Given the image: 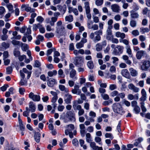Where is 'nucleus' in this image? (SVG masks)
Segmentation results:
<instances>
[{"label": "nucleus", "instance_id": "nucleus-1", "mask_svg": "<svg viewBox=\"0 0 150 150\" xmlns=\"http://www.w3.org/2000/svg\"><path fill=\"white\" fill-rule=\"evenodd\" d=\"M112 107V109L115 113L122 115L125 112V111L123 110V107L119 103H113Z\"/></svg>", "mask_w": 150, "mask_h": 150}, {"label": "nucleus", "instance_id": "nucleus-2", "mask_svg": "<svg viewBox=\"0 0 150 150\" xmlns=\"http://www.w3.org/2000/svg\"><path fill=\"white\" fill-rule=\"evenodd\" d=\"M74 64L77 67H83V58L81 56H77L75 57Z\"/></svg>", "mask_w": 150, "mask_h": 150}, {"label": "nucleus", "instance_id": "nucleus-3", "mask_svg": "<svg viewBox=\"0 0 150 150\" xmlns=\"http://www.w3.org/2000/svg\"><path fill=\"white\" fill-rule=\"evenodd\" d=\"M123 48L122 46L117 45L116 47L114 48L112 53L115 55H120L122 53Z\"/></svg>", "mask_w": 150, "mask_h": 150}, {"label": "nucleus", "instance_id": "nucleus-4", "mask_svg": "<svg viewBox=\"0 0 150 150\" xmlns=\"http://www.w3.org/2000/svg\"><path fill=\"white\" fill-rule=\"evenodd\" d=\"M29 97L35 102L39 101L40 100V96L39 95H35L32 92H30L29 94Z\"/></svg>", "mask_w": 150, "mask_h": 150}, {"label": "nucleus", "instance_id": "nucleus-5", "mask_svg": "<svg viewBox=\"0 0 150 150\" xmlns=\"http://www.w3.org/2000/svg\"><path fill=\"white\" fill-rule=\"evenodd\" d=\"M150 66V62L148 60L144 61L142 62L141 69L142 70L146 71Z\"/></svg>", "mask_w": 150, "mask_h": 150}, {"label": "nucleus", "instance_id": "nucleus-6", "mask_svg": "<svg viewBox=\"0 0 150 150\" xmlns=\"http://www.w3.org/2000/svg\"><path fill=\"white\" fill-rule=\"evenodd\" d=\"M67 117L71 121L74 122L76 120L75 114L71 111H69L67 113Z\"/></svg>", "mask_w": 150, "mask_h": 150}, {"label": "nucleus", "instance_id": "nucleus-7", "mask_svg": "<svg viewBox=\"0 0 150 150\" xmlns=\"http://www.w3.org/2000/svg\"><path fill=\"white\" fill-rule=\"evenodd\" d=\"M57 33L60 36H63L64 35V27L61 26L60 27H56Z\"/></svg>", "mask_w": 150, "mask_h": 150}, {"label": "nucleus", "instance_id": "nucleus-8", "mask_svg": "<svg viewBox=\"0 0 150 150\" xmlns=\"http://www.w3.org/2000/svg\"><path fill=\"white\" fill-rule=\"evenodd\" d=\"M47 84L49 87H53L55 84H57L56 80L53 78H51L47 80Z\"/></svg>", "mask_w": 150, "mask_h": 150}, {"label": "nucleus", "instance_id": "nucleus-9", "mask_svg": "<svg viewBox=\"0 0 150 150\" xmlns=\"http://www.w3.org/2000/svg\"><path fill=\"white\" fill-rule=\"evenodd\" d=\"M121 73L123 76L127 79H130L131 77L127 69H122L121 71Z\"/></svg>", "mask_w": 150, "mask_h": 150}, {"label": "nucleus", "instance_id": "nucleus-10", "mask_svg": "<svg viewBox=\"0 0 150 150\" xmlns=\"http://www.w3.org/2000/svg\"><path fill=\"white\" fill-rule=\"evenodd\" d=\"M65 96L64 101L67 104L71 103V100L72 99V96L71 95L67 94H65Z\"/></svg>", "mask_w": 150, "mask_h": 150}, {"label": "nucleus", "instance_id": "nucleus-11", "mask_svg": "<svg viewBox=\"0 0 150 150\" xmlns=\"http://www.w3.org/2000/svg\"><path fill=\"white\" fill-rule=\"evenodd\" d=\"M29 104L30 111L31 112H34L36 110V106L35 103L32 101H30Z\"/></svg>", "mask_w": 150, "mask_h": 150}, {"label": "nucleus", "instance_id": "nucleus-12", "mask_svg": "<svg viewBox=\"0 0 150 150\" xmlns=\"http://www.w3.org/2000/svg\"><path fill=\"white\" fill-rule=\"evenodd\" d=\"M57 7L58 10L63 14H64L66 12L67 9V6L66 5L64 4L62 6L61 5H58Z\"/></svg>", "mask_w": 150, "mask_h": 150}, {"label": "nucleus", "instance_id": "nucleus-13", "mask_svg": "<svg viewBox=\"0 0 150 150\" xmlns=\"http://www.w3.org/2000/svg\"><path fill=\"white\" fill-rule=\"evenodd\" d=\"M128 88L133 90V91L135 93L139 92V89L138 88L135 87L132 83H130L128 85Z\"/></svg>", "mask_w": 150, "mask_h": 150}, {"label": "nucleus", "instance_id": "nucleus-14", "mask_svg": "<svg viewBox=\"0 0 150 150\" xmlns=\"http://www.w3.org/2000/svg\"><path fill=\"white\" fill-rule=\"evenodd\" d=\"M141 93L142 96L139 99V100L140 101H143V102H144L146 100V92L144 89H142Z\"/></svg>", "mask_w": 150, "mask_h": 150}, {"label": "nucleus", "instance_id": "nucleus-15", "mask_svg": "<svg viewBox=\"0 0 150 150\" xmlns=\"http://www.w3.org/2000/svg\"><path fill=\"white\" fill-rule=\"evenodd\" d=\"M143 139L142 137L138 138L136 140V142L134 143V145L135 146H138L139 147H142L141 144L139 145V144L142 142L143 141Z\"/></svg>", "mask_w": 150, "mask_h": 150}, {"label": "nucleus", "instance_id": "nucleus-16", "mask_svg": "<svg viewBox=\"0 0 150 150\" xmlns=\"http://www.w3.org/2000/svg\"><path fill=\"white\" fill-rule=\"evenodd\" d=\"M131 75L133 77H135L137 76V71L132 68H130L129 69Z\"/></svg>", "mask_w": 150, "mask_h": 150}, {"label": "nucleus", "instance_id": "nucleus-17", "mask_svg": "<svg viewBox=\"0 0 150 150\" xmlns=\"http://www.w3.org/2000/svg\"><path fill=\"white\" fill-rule=\"evenodd\" d=\"M41 134L39 132H35L34 137L35 141L37 143H39L40 141Z\"/></svg>", "mask_w": 150, "mask_h": 150}, {"label": "nucleus", "instance_id": "nucleus-18", "mask_svg": "<svg viewBox=\"0 0 150 150\" xmlns=\"http://www.w3.org/2000/svg\"><path fill=\"white\" fill-rule=\"evenodd\" d=\"M131 18H137L139 16V15L134 10H132L130 12Z\"/></svg>", "mask_w": 150, "mask_h": 150}, {"label": "nucleus", "instance_id": "nucleus-19", "mask_svg": "<svg viewBox=\"0 0 150 150\" xmlns=\"http://www.w3.org/2000/svg\"><path fill=\"white\" fill-rule=\"evenodd\" d=\"M144 51L143 50H140L138 51L136 55L137 59H140L144 55Z\"/></svg>", "mask_w": 150, "mask_h": 150}, {"label": "nucleus", "instance_id": "nucleus-20", "mask_svg": "<svg viewBox=\"0 0 150 150\" xmlns=\"http://www.w3.org/2000/svg\"><path fill=\"white\" fill-rule=\"evenodd\" d=\"M76 74V71L75 69L71 70L70 72V78H74L75 79H77V78L75 77Z\"/></svg>", "mask_w": 150, "mask_h": 150}, {"label": "nucleus", "instance_id": "nucleus-21", "mask_svg": "<svg viewBox=\"0 0 150 150\" xmlns=\"http://www.w3.org/2000/svg\"><path fill=\"white\" fill-rule=\"evenodd\" d=\"M111 8L112 11L114 12H118L119 6L117 4H114L111 6Z\"/></svg>", "mask_w": 150, "mask_h": 150}, {"label": "nucleus", "instance_id": "nucleus-22", "mask_svg": "<svg viewBox=\"0 0 150 150\" xmlns=\"http://www.w3.org/2000/svg\"><path fill=\"white\" fill-rule=\"evenodd\" d=\"M116 36L117 37H120L122 39H124L125 37V35L123 33L117 32L116 33Z\"/></svg>", "mask_w": 150, "mask_h": 150}, {"label": "nucleus", "instance_id": "nucleus-23", "mask_svg": "<svg viewBox=\"0 0 150 150\" xmlns=\"http://www.w3.org/2000/svg\"><path fill=\"white\" fill-rule=\"evenodd\" d=\"M48 76L50 77H52L53 76H56L57 74L56 70H53L52 71H49L47 73Z\"/></svg>", "mask_w": 150, "mask_h": 150}, {"label": "nucleus", "instance_id": "nucleus-24", "mask_svg": "<svg viewBox=\"0 0 150 150\" xmlns=\"http://www.w3.org/2000/svg\"><path fill=\"white\" fill-rule=\"evenodd\" d=\"M42 25L40 23L34 24L33 25V31H36L38 29H39L41 27Z\"/></svg>", "mask_w": 150, "mask_h": 150}, {"label": "nucleus", "instance_id": "nucleus-25", "mask_svg": "<svg viewBox=\"0 0 150 150\" xmlns=\"http://www.w3.org/2000/svg\"><path fill=\"white\" fill-rule=\"evenodd\" d=\"M13 54L16 57H18L20 55V52L17 48H15L13 51Z\"/></svg>", "mask_w": 150, "mask_h": 150}, {"label": "nucleus", "instance_id": "nucleus-26", "mask_svg": "<svg viewBox=\"0 0 150 150\" xmlns=\"http://www.w3.org/2000/svg\"><path fill=\"white\" fill-rule=\"evenodd\" d=\"M87 66L90 69H92L94 67V64L92 61H90L87 62Z\"/></svg>", "mask_w": 150, "mask_h": 150}, {"label": "nucleus", "instance_id": "nucleus-27", "mask_svg": "<svg viewBox=\"0 0 150 150\" xmlns=\"http://www.w3.org/2000/svg\"><path fill=\"white\" fill-rule=\"evenodd\" d=\"M58 74L59 76V77L64 78L65 76V75L64 74L63 71L62 69H59L58 71Z\"/></svg>", "mask_w": 150, "mask_h": 150}, {"label": "nucleus", "instance_id": "nucleus-28", "mask_svg": "<svg viewBox=\"0 0 150 150\" xmlns=\"http://www.w3.org/2000/svg\"><path fill=\"white\" fill-rule=\"evenodd\" d=\"M84 4L86 12H88L89 11H90L89 3L88 2H86Z\"/></svg>", "mask_w": 150, "mask_h": 150}, {"label": "nucleus", "instance_id": "nucleus-29", "mask_svg": "<svg viewBox=\"0 0 150 150\" xmlns=\"http://www.w3.org/2000/svg\"><path fill=\"white\" fill-rule=\"evenodd\" d=\"M112 100L110 99L108 101H105L103 103V105L104 106H107L110 104H112Z\"/></svg>", "mask_w": 150, "mask_h": 150}, {"label": "nucleus", "instance_id": "nucleus-30", "mask_svg": "<svg viewBox=\"0 0 150 150\" xmlns=\"http://www.w3.org/2000/svg\"><path fill=\"white\" fill-rule=\"evenodd\" d=\"M133 111L136 114H138L140 111V108L138 106H135L133 109Z\"/></svg>", "mask_w": 150, "mask_h": 150}, {"label": "nucleus", "instance_id": "nucleus-31", "mask_svg": "<svg viewBox=\"0 0 150 150\" xmlns=\"http://www.w3.org/2000/svg\"><path fill=\"white\" fill-rule=\"evenodd\" d=\"M73 20V17L71 15H69V16H67L65 17V20L69 22H71Z\"/></svg>", "mask_w": 150, "mask_h": 150}, {"label": "nucleus", "instance_id": "nucleus-32", "mask_svg": "<svg viewBox=\"0 0 150 150\" xmlns=\"http://www.w3.org/2000/svg\"><path fill=\"white\" fill-rule=\"evenodd\" d=\"M7 7L11 13L14 12V11L13 9V6L12 5L10 4H9L7 5Z\"/></svg>", "mask_w": 150, "mask_h": 150}, {"label": "nucleus", "instance_id": "nucleus-33", "mask_svg": "<svg viewBox=\"0 0 150 150\" xmlns=\"http://www.w3.org/2000/svg\"><path fill=\"white\" fill-rule=\"evenodd\" d=\"M72 142L74 146L76 147L79 146V142L77 139L76 138L72 140Z\"/></svg>", "mask_w": 150, "mask_h": 150}, {"label": "nucleus", "instance_id": "nucleus-34", "mask_svg": "<svg viewBox=\"0 0 150 150\" xmlns=\"http://www.w3.org/2000/svg\"><path fill=\"white\" fill-rule=\"evenodd\" d=\"M141 105V107L142 109V110L143 112H145L146 111V110L145 107L144 103V102H141L140 103Z\"/></svg>", "mask_w": 150, "mask_h": 150}, {"label": "nucleus", "instance_id": "nucleus-35", "mask_svg": "<svg viewBox=\"0 0 150 150\" xmlns=\"http://www.w3.org/2000/svg\"><path fill=\"white\" fill-rule=\"evenodd\" d=\"M12 43L14 45H21V42L19 41L13 40L11 41Z\"/></svg>", "mask_w": 150, "mask_h": 150}, {"label": "nucleus", "instance_id": "nucleus-36", "mask_svg": "<svg viewBox=\"0 0 150 150\" xmlns=\"http://www.w3.org/2000/svg\"><path fill=\"white\" fill-rule=\"evenodd\" d=\"M21 45L22 47V49L23 51H25L28 49V45L27 44H23L21 42Z\"/></svg>", "mask_w": 150, "mask_h": 150}, {"label": "nucleus", "instance_id": "nucleus-37", "mask_svg": "<svg viewBox=\"0 0 150 150\" xmlns=\"http://www.w3.org/2000/svg\"><path fill=\"white\" fill-rule=\"evenodd\" d=\"M54 34L52 33H46L45 35L46 38H50L53 37L54 36Z\"/></svg>", "mask_w": 150, "mask_h": 150}, {"label": "nucleus", "instance_id": "nucleus-38", "mask_svg": "<svg viewBox=\"0 0 150 150\" xmlns=\"http://www.w3.org/2000/svg\"><path fill=\"white\" fill-rule=\"evenodd\" d=\"M105 137L106 138H109L112 139L114 137L112 134L111 133H106L105 134Z\"/></svg>", "mask_w": 150, "mask_h": 150}, {"label": "nucleus", "instance_id": "nucleus-39", "mask_svg": "<svg viewBox=\"0 0 150 150\" xmlns=\"http://www.w3.org/2000/svg\"><path fill=\"white\" fill-rule=\"evenodd\" d=\"M6 70L8 74H11L13 71L12 68L11 67H9L6 68Z\"/></svg>", "mask_w": 150, "mask_h": 150}, {"label": "nucleus", "instance_id": "nucleus-40", "mask_svg": "<svg viewBox=\"0 0 150 150\" xmlns=\"http://www.w3.org/2000/svg\"><path fill=\"white\" fill-rule=\"evenodd\" d=\"M102 47L99 43L97 44L96 46V50L98 51H99L102 50Z\"/></svg>", "mask_w": 150, "mask_h": 150}, {"label": "nucleus", "instance_id": "nucleus-41", "mask_svg": "<svg viewBox=\"0 0 150 150\" xmlns=\"http://www.w3.org/2000/svg\"><path fill=\"white\" fill-rule=\"evenodd\" d=\"M130 24L131 27H135L137 24L136 22L134 20H131L130 21Z\"/></svg>", "mask_w": 150, "mask_h": 150}, {"label": "nucleus", "instance_id": "nucleus-42", "mask_svg": "<svg viewBox=\"0 0 150 150\" xmlns=\"http://www.w3.org/2000/svg\"><path fill=\"white\" fill-rule=\"evenodd\" d=\"M103 0H96V4L97 6L101 5L103 3Z\"/></svg>", "mask_w": 150, "mask_h": 150}, {"label": "nucleus", "instance_id": "nucleus-43", "mask_svg": "<svg viewBox=\"0 0 150 150\" xmlns=\"http://www.w3.org/2000/svg\"><path fill=\"white\" fill-rule=\"evenodd\" d=\"M83 46V42L81 41L79 43H77L76 45V47L77 49H79L82 47Z\"/></svg>", "mask_w": 150, "mask_h": 150}, {"label": "nucleus", "instance_id": "nucleus-44", "mask_svg": "<svg viewBox=\"0 0 150 150\" xmlns=\"http://www.w3.org/2000/svg\"><path fill=\"white\" fill-rule=\"evenodd\" d=\"M34 65V67H39L41 66V63L39 60H36L35 61Z\"/></svg>", "mask_w": 150, "mask_h": 150}, {"label": "nucleus", "instance_id": "nucleus-45", "mask_svg": "<svg viewBox=\"0 0 150 150\" xmlns=\"http://www.w3.org/2000/svg\"><path fill=\"white\" fill-rule=\"evenodd\" d=\"M80 86L79 85H75L74 86V88L78 91V94H80L81 93V90L79 89Z\"/></svg>", "mask_w": 150, "mask_h": 150}, {"label": "nucleus", "instance_id": "nucleus-46", "mask_svg": "<svg viewBox=\"0 0 150 150\" xmlns=\"http://www.w3.org/2000/svg\"><path fill=\"white\" fill-rule=\"evenodd\" d=\"M3 59H6L8 56V53L7 51H4L3 53Z\"/></svg>", "mask_w": 150, "mask_h": 150}, {"label": "nucleus", "instance_id": "nucleus-47", "mask_svg": "<svg viewBox=\"0 0 150 150\" xmlns=\"http://www.w3.org/2000/svg\"><path fill=\"white\" fill-rule=\"evenodd\" d=\"M95 141L97 143H99V144L102 145V143H100V142L101 141V139L99 137H96L95 139Z\"/></svg>", "mask_w": 150, "mask_h": 150}, {"label": "nucleus", "instance_id": "nucleus-48", "mask_svg": "<svg viewBox=\"0 0 150 150\" xmlns=\"http://www.w3.org/2000/svg\"><path fill=\"white\" fill-rule=\"evenodd\" d=\"M101 96H102L103 99L105 100H108L109 98V96L107 94H101Z\"/></svg>", "mask_w": 150, "mask_h": 150}, {"label": "nucleus", "instance_id": "nucleus-49", "mask_svg": "<svg viewBox=\"0 0 150 150\" xmlns=\"http://www.w3.org/2000/svg\"><path fill=\"white\" fill-rule=\"evenodd\" d=\"M121 125V121H120L119 122V123L117 127V129L119 133H120V132L121 131L120 126Z\"/></svg>", "mask_w": 150, "mask_h": 150}, {"label": "nucleus", "instance_id": "nucleus-50", "mask_svg": "<svg viewBox=\"0 0 150 150\" xmlns=\"http://www.w3.org/2000/svg\"><path fill=\"white\" fill-rule=\"evenodd\" d=\"M118 92L117 91H114L110 93V95L112 97H114L117 96L118 94Z\"/></svg>", "mask_w": 150, "mask_h": 150}, {"label": "nucleus", "instance_id": "nucleus-51", "mask_svg": "<svg viewBox=\"0 0 150 150\" xmlns=\"http://www.w3.org/2000/svg\"><path fill=\"white\" fill-rule=\"evenodd\" d=\"M127 52L129 55L132 54V51L130 49V46L128 45L127 47Z\"/></svg>", "mask_w": 150, "mask_h": 150}, {"label": "nucleus", "instance_id": "nucleus-52", "mask_svg": "<svg viewBox=\"0 0 150 150\" xmlns=\"http://www.w3.org/2000/svg\"><path fill=\"white\" fill-rule=\"evenodd\" d=\"M8 87V84H5L4 85V86L1 87V91H4L6 90L7 88Z\"/></svg>", "mask_w": 150, "mask_h": 150}, {"label": "nucleus", "instance_id": "nucleus-53", "mask_svg": "<svg viewBox=\"0 0 150 150\" xmlns=\"http://www.w3.org/2000/svg\"><path fill=\"white\" fill-rule=\"evenodd\" d=\"M132 33L134 36L138 35L139 34V31L137 30H133L132 31Z\"/></svg>", "mask_w": 150, "mask_h": 150}, {"label": "nucleus", "instance_id": "nucleus-54", "mask_svg": "<svg viewBox=\"0 0 150 150\" xmlns=\"http://www.w3.org/2000/svg\"><path fill=\"white\" fill-rule=\"evenodd\" d=\"M18 57V59L20 61H23L24 58H26V56L25 55H22L19 56Z\"/></svg>", "mask_w": 150, "mask_h": 150}, {"label": "nucleus", "instance_id": "nucleus-55", "mask_svg": "<svg viewBox=\"0 0 150 150\" xmlns=\"http://www.w3.org/2000/svg\"><path fill=\"white\" fill-rule=\"evenodd\" d=\"M24 35L28 39V40L29 42L31 41L32 39V37L31 35H27V33H25Z\"/></svg>", "mask_w": 150, "mask_h": 150}, {"label": "nucleus", "instance_id": "nucleus-56", "mask_svg": "<svg viewBox=\"0 0 150 150\" xmlns=\"http://www.w3.org/2000/svg\"><path fill=\"white\" fill-rule=\"evenodd\" d=\"M40 23H42L44 20V18L41 16H38L36 19Z\"/></svg>", "mask_w": 150, "mask_h": 150}, {"label": "nucleus", "instance_id": "nucleus-57", "mask_svg": "<svg viewBox=\"0 0 150 150\" xmlns=\"http://www.w3.org/2000/svg\"><path fill=\"white\" fill-rule=\"evenodd\" d=\"M2 45L3 47H4L5 49L8 48L9 47V45L5 42H3Z\"/></svg>", "mask_w": 150, "mask_h": 150}, {"label": "nucleus", "instance_id": "nucleus-58", "mask_svg": "<svg viewBox=\"0 0 150 150\" xmlns=\"http://www.w3.org/2000/svg\"><path fill=\"white\" fill-rule=\"evenodd\" d=\"M133 10L137 11L139 9V6L136 4H134L132 6Z\"/></svg>", "mask_w": 150, "mask_h": 150}, {"label": "nucleus", "instance_id": "nucleus-59", "mask_svg": "<svg viewBox=\"0 0 150 150\" xmlns=\"http://www.w3.org/2000/svg\"><path fill=\"white\" fill-rule=\"evenodd\" d=\"M117 88L116 85L115 84H111L109 88L111 90H113Z\"/></svg>", "mask_w": 150, "mask_h": 150}, {"label": "nucleus", "instance_id": "nucleus-60", "mask_svg": "<svg viewBox=\"0 0 150 150\" xmlns=\"http://www.w3.org/2000/svg\"><path fill=\"white\" fill-rule=\"evenodd\" d=\"M5 150H19L18 148H14L13 147H7L5 149Z\"/></svg>", "mask_w": 150, "mask_h": 150}, {"label": "nucleus", "instance_id": "nucleus-61", "mask_svg": "<svg viewBox=\"0 0 150 150\" xmlns=\"http://www.w3.org/2000/svg\"><path fill=\"white\" fill-rule=\"evenodd\" d=\"M110 71L111 72H115L116 71V69L115 66H111L110 69Z\"/></svg>", "mask_w": 150, "mask_h": 150}, {"label": "nucleus", "instance_id": "nucleus-62", "mask_svg": "<svg viewBox=\"0 0 150 150\" xmlns=\"http://www.w3.org/2000/svg\"><path fill=\"white\" fill-rule=\"evenodd\" d=\"M133 44L134 45H136L138 43V41L136 38H134L132 40Z\"/></svg>", "mask_w": 150, "mask_h": 150}, {"label": "nucleus", "instance_id": "nucleus-63", "mask_svg": "<svg viewBox=\"0 0 150 150\" xmlns=\"http://www.w3.org/2000/svg\"><path fill=\"white\" fill-rule=\"evenodd\" d=\"M56 50L54 48L53 49H50L48 50L47 51V56H48L49 55H50L52 52L53 51V50Z\"/></svg>", "mask_w": 150, "mask_h": 150}, {"label": "nucleus", "instance_id": "nucleus-64", "mask_svg": "<svg viewBox=\"0 0 150 150\" xmlns=\"http://www.w3.org/2000/svg\"><path fill=\"white\" fill-rule=\"evenodd\" d=\"M94 105L97 109L98 108L99 105L97 100H94Z\"/></svg>", "mask_w": 150, "mask_h": 150}]
</instances>
